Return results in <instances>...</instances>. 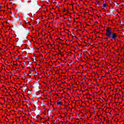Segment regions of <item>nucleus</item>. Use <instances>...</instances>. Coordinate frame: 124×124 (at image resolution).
<instances>
[{
	"label": "nucleus",
	"mask_w": 124,
	"mask_h": 124,
	"mask_svg": "<svg viewBox=\"0 0 124 124\" xmlns=\"http://www.w3.org/2000/svg\"><path fill=\"white\" fill-rule=\"evenodd\" d=\"M106 35L107 36V39H110L111 40H116L118 35L117 33L112 31V28L110 27H107L106 30Z\"/></svg>",
	"instance_id": "f257e3e1"
},
{
	"label": "nucleus",
	"mask_w": 124,
	"mask_h": 124,
	"mask_svg": "<svg viewBox=\"0 0 124 124\" xmlns=\"http://www.w3.org/2000/svg\"><path fill=\"white\" fill-rule=\"evenodd\" d=\"M107 4L104 3L103 4V7H107Z\"/></svg>",
	"instance_id": "f03ea898"
},
{
	"label": "nucleus",
	"mask_w": 124,
	"mask_h": 124,
	"mask_svg": "<svg viewBox=\"0 0 124 124\" xmlns=\"http://www.w3.org/2000/svg\"><path fill=\"white\" fill-rule=\"evenodd\" d=\"M62 103H61V102H59L57 103V105H62Z\"/></svg>",
	"instance_id": "7ed1b4c3"
},
{
	"label": "nucleus",
	"mask_w": 124,
	"mask_h": 124,
	"mask_svg": "<svg viewBox=\"0 0 124 124\" xmlns=\"http://www.w3.org/2000/svg\"><path fill=\"white\" fill-rule=\"evenodd\" d=\"M0 8H1V6L0 5Z\"/></svg>",
	"instance_id": "20e7f679"
}]
</instances>
